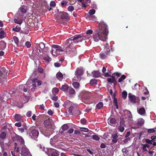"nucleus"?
<instances>
[{"label": "nucleus", "mask_w": 156, "mask_h": 156, "mask_svg": "<svg viewBox=\"0 0 156 156\" xmlns=\"http://www.w3.org/2000/svg\"><path fill=\"white\" fill-rule=\"evenodd\" d=\"M98 25V28L93 34L94 40L95 42L100 40L106 41L109 33L108 26L104 21H101Z\"/></svg>", "instance_id": "nucleus-1"}, {"label": "nucleus", "mask_w": 156, "mask_h": 156, "mask_svg": "<svg viewBox=\"0 0 156 156\" xmlns=\"http://www.w3.org/2000/svg\"><path fill=\"white\" fill-rule=\"evenodd\" d=\"M88 38V37H86L85 36H82V35L81 34H76L73 37H72L67 40L63 47L66 48L67 46L72 47V46H73V43L75 40H78L77 41L75 42V43H77L79 42H81L83 40Z\"/></svg>", "instance_id": "nucleus-2"}, {"label": "nucleus", "mask_w": 156, "mask_h": 156, "mask_svg": "<svg viewBox=\"0 0 156 156\" xmlns=\"http://www.w3.org/2000/svg\"><path fill=\"white\" fill-rule=\"evenodd\" d=\"M125 114L124 115H122L120 118V126H125V120L127 119L130 118L132 116L130 112L128 110L125 111Z\"/></svg>", "instance_id": "nucleus-3"}, {"label": "nucleus", "mask_w": 156, "mask_h": 156, "mask_svg": "<svg viewBox=\"0 0 156 156\" xmlns=\"http://www.w3.org/2000/svg\"><path fill=\"white\" fill-rule=\"evenodd\" d=\"M30 132L29 133V135L31 137L34 139H36L38 137L39 134V132L37 129H34V127H31L30 128Z\"/></svg>", "instance_id": "nucleus-4"}, {"label": "nucleus", "mask_w": 156, "mask_h": 156, "mask_svg": "<svg viewBox=\"0 0 156 156\" xmlns=\"http://www.w3.org/2000/svg\"><path fill=\"white\" fill-rule=\"evenodd\" d=\"M65 50L67 54L70 55V56H73L77 53L76 48L74 47L73 46H72V47L67 46Z\"/></svg>", "instance_id": "nucleus-5"}, {"label": "nucleus", "mask_w": 156, "mask_h": 156, "mask_svg": "<svg viewBox=\"0 0 156 156\" xmlns=\"http://www.w3.org/2000/svg\"><path fill=\"white\" fill-rule=\"evenodd\" d=\"M68 112L71 115L76 116L80 114L81 112L78 108H67Z\"/></svg>", "instance_id": "nucleus-6"}, {"label": "nucleus", "mask_w": 156, "mask_h": 156, "mask_svg": "<svg viewBox=\"0 0 156 156\" xmlns=\"http://www.w3.org/2000/svg\"><path fill=\"white\" fill-rule=\"evenodd\" d=\"M51 47L55 49L54 53L55 56H57L61 54V52L63 51V48L60 46L56 44H53Z\"/></svg>", "instance_id": "nucleus-7"}, {"label": "nucleus", "mask_w": 156, "mask_h": 156, "mask_svg": "<svg viewBox=\"0 0 156 156\" xmlns=\"http://www.w3.org/2000/svg\"><path fill=\"white\" fill-rule=\"evenodd\" d=\"M80 95L81 97L82 100L85 101V100H88L91 95L90 93L86 91H82L80 94Z\"/></svg>", "instance_id": "nucleus-8"}, {"label": "nucleus", "mask_w": 156, "mask_h": 156, "mask_svg": "<svg viewBox=\"0 0 156 156\" xmlns=\"http://www.w3.org/2000/svg\"><path fill=\"white\" fill-rule=\"evenodd\" d=\"M60 138L58 136L56 135L51 138L50 140V143L51 146L57 148L58 147V145L56 143L58 141Z\"/></svg>", "instance_id": "nucleus-9"}, {"label": "nucleus", "mask_w": 156, "mask_h": 156, "mask_svg": "<svg viewBox=\"0 0 156 156\" xmlns=\"http://www.w3.org/2000/svg\"><path fill=\"white\" fill-rule=\"evenodd\" d=\"M7 101V98L5 94H3L2 96L1 95L0 96V103L1 104V106L3 107H6V105L8 104L6 103Z\"/></svg>", "instance_id": "nucleus-10"}, {"label": "nucleus", "mask_w": 156, "mask_h": 156, "mask_svg": "<svg viewBox=\"0 0 156 156\" xmlns=\"http://www.w3.org/2000/svg\"><path fill=\"white\" fill-rule=\"evenodd\" d=\"M49 50V48L48 46H45V48H44L42 50H40V49H37L35 47V48H33V52H34L35 51L36 52H37L38 54H39V52L40 53H43L45 54L46 53H47Z\"/></svg>", "instance_id": "nucleus-11"}, {"label": "nucleus", "mask_w": 156, "mask_h": 156, "mask_svg": "<svg viewBox=\"0 0 156 156\" xmlns=\"http://www.w3.org/2000/svg\"><path fill=\"white\" fill-rule=\"evenodd\" d=\"M41 116L46 119L44 121V124L46 127L51 125V123L49 120L50 118L49 116L44 115H41Z\"/></svg>", "instance_id": "nucleus-12"}, {"label": "nucleus", "mask_w": 156, "mask_h": 156, "mask_svg": "<svg viewBox=\"0 0 156 156\" xmlns=\"http://www.w3.org/2000/svg\"><path fill=\"white\" fill-rule=\"evenodd\" d=\"M30 152L28 149L26 147H22L21 149V154L24 156H28Z\"/></svg>", "instance_id": "nucleus-13"}, {"label": "nucleus", "mask_w": 156, "mask_h": 156, "mask_svg": "<svg viewBox=\"0 0 156 156\" xmlns=\"http://www.w3.org/2000/svg\"><path fill=\"white\" fill-rule=\"evenodd\" d=\"M108 123L109 124L113 126L117 125L116 120L115 118H109L108 119Z\"/></svg>", "instance_id": "nucleus-14"}, {"label": "nucleus", "mask_w": 156, "mask_h": 156, "mask_svg": "<svg viewBox=\"0 0 156 156\" xmlns=\"http://www.w3.org/2000/svg\"><path fill=\"white\" fill-rule=\"evenodd\" d=\"M128 97L130 99V102L133 104L136 103L137 99H139L138 98L134 95H132L130 93L129 94Z\"/></svg>", "instance_id": "nucleus-15"}, {"label": "nucleus", "mask_w": 156, "mask_h": 156, "mask_svg": "<svg viewBox=\"0 0 156 156\" xmlns=\"http://www.w3.org/2000/svg\"><path fill=\"white\" fill-rule=\"evenodd\" d=\"M83 73V69L81 68H77L75 72V76H80L82 75Z\"/></svg>", "instance_id": "nucleus-16"}, {"label": "nucleus", "mask_w": 156, "mask_h": 156, "mask_svg": "<svg viewBox=\"0 0 156 156\" xmlns=\"http://www.w3.org/2000/svg\"><path fill=\"white\" fill-rule=\"evenodd\" d=\"M118 137V136L117 134H114L112 135V141L111 143V144H115L117 142L118 140L117 139Z\"/></svg>", "instance_id": "nucleus-17"}, {"label": "nucleus", "mask_w": 156, "mask_h": 156, "mask_svg": "<svg viewBox=\"0 0 156 156\" xmlns=\"http://www.w3.org/2000/svg\"><path fill=\"white\" fill-rule=\"evenodd\" d=\"M63 106L64 107H74V106L73 105V104L72 102L69 100L66 101Z\"/></svg>", "instance_id": "nucleus-18"}, {"label": "nucleus", "mask_w": 156, "mask_h": 156, "mask_svg": "<svg viewBox=\"0 0 156 156\" xmlns=\"http://www.w3.org/2000/svg\"><path fill=\"white\" fill-rule=\"evenodd\" d=\"M0 71L3 75V78H5L7 76V73L8 72V70H6L5 67H2L0 68Z\"/></svg>", "instance_id": "nucleus-19"}, {"label": "nucleus", "mask_w": 156, "mask_h": 156, "mask_svg": "<svg viewBox=\"0 0 156 156\" xmlns=\"http://www.w3.org/2000/svg\"><path fill=\"white\" fill-rule=\"evenodd\" d=\"M104 51H106V54L110 53V50L109 48L108 44L107 42H106L105 44H104Z\"/></svg>", "instance_id": "nucleus-20"}, {"label": "nucleus", "mask_w": 156, "mask_h": 156, "mask_svg": "<svg viewBox=\"0 0 156 156\" xmlns=\"http://www.w3.org/2000/svg\"><path fill=\"white\" fill-rule=\"evenodd\" d=\"M92 75L94 77L98 78L100 76L101 74L98 71H94L92 72Z\"/></svg>", "instance_id": "nucleus-21"}, {"label": "nucleus", "mask_w": 156, "mask_h": 156, "mask_svg": "<svg viewBox=\"0 0 156 156\" xmlns=\"http://www.w3.org/2000/svg\"><path fill=\"white\" fill-rule=\"evenodd\" d=\"M6 43L4 41H2L0 42V50H3L6 48Z\"/></svg>", "instance_id": "nucleus-22"}, {"label": "nucleus", "mask_w": 156, "mask_h": 156, "mask_svg": "<svg viewBox=\"0 0 156 156\" xmlns=\"http://www.w3.org/2000/svg\"><path fill=\"white\" fill-rule=\"evenodd\" d=\"M16 137L18 140L20 142L21 144H23L24 143V140L23 137L19 135H16Z\"/></svg>", "instance_id": "nucleus-23"}, {"label": "nucleus", "mask_w": 156, "mask_h": 156, "mask_svg": "<svg viewBox=\"0 0 156 156\" xmlns=\"http://www.w3.org/2000/svg\"><path fill=\"white\" fill-rule=\"evenodd\" d=\"M69 14L66 12H63L61 16V19H67L68 18Z\"/></svg>", "instance_id": "nucleus-24"}, {"label": "nucleus", "mask_w": 156, "mask_h": 156, "mask_svg": "<svg viewBox=\"0 0 156 156\" xmlns=\"http://www.w3.org/2000/svg\"><path fill=\"white\" fill-rule=\"evenodd\" d=\"M69 88L68 85L66 84H64L62 85L61 87L60 88V89L62 91H66L68 90Z\"/></svg>", "instance_id": "nucleus-25"}, {"label": "nucleus", "mask_w": 156, "mask_h": 156, "mask_svg": "<svg viewBox=\"0 0 156 156\" xmlns=\"http://www.w3.org/2000/svg\"><path fill=\"white\" fill-rule=\"evenodd\" d=\"M137 112L138 113L141 115H143L145 113L144 108H140L137 109Z\"/></svg>", "instance_id": "nucleus-26"}, {"label": "nucleus", "mask_w": 156, "mask_h": 156, "mask_svg": "<svg viewBox=\"0 0 156 156\" xmlns=\"http://www.w3.org/2000/svg\"><path fill=\"white\" fill-rule=\"evenodd\" d=\"M144 123V120L142 118H140L138 120L137 125L139 126H141Z\"/></svg>", "instance_id": "nucleus-27"}, {"label": "nucleus", "mask_w": 156, "mask_h": 156, "mask_svg": "<svg viewBox=\"0 0 156 156\" xmlns=\"http://www.w3.org/2000/svg\"><path fill=\"white\" fill-rule=\"evenodd\" d=\"M109 54L110 53L107 55L106 51H104V50L103 51H102L100 53V56L102 59H104L107 57V56L109 55Z\"/></svg>", "instance_id": "nucleus-28"}, {"label": "nucleus", "mask_w": 156, "mask_h": 156, "mask_svg": "<svg viewBox=\"0 0 156 156\" xmlns=\"http://www.w3.org/2000/svg\"><path fill=\"white\" fill-rule=\"evenodd\" d=\"M56 75L57 79L59 80H61L63 78V74L60 72H58Z\"/></svg>", "instance_id": "nucleus-29"}, {"label": "nucleus", "mask_w": 156, "mask_h": 156, "mask_svg": "<svg viewBox=\"0 0 156 156\" xmlns=\"http://www.w3.org/2000/svg\"><path fill=\"white\" fill-rule=\"evenodd\" d=\"M69 93L68 94L69 95L74 94H75L76 92L75 90L72 88L69 87L68 89Z\"/></svg>", "instance_id": "nucleus-30"}, {"label": "nucleus", "mask_w": 156, "mask_h": 156, "mask_svg": "<svg viewBox=\"0 0 156 156\" xmlns=\"http://www.w3.org/2000/svg\"><path fill=\"white\" fill-rule=\"evenodd\" d=\"M90 83L92 86H95L98 83L97 80L95 79H92L90 80Z\"/></svg>", "instance_id": "nucleus-31"}, {"label": "nucleus", "mask_w": 156, "mask_h": 156, "mask_svg": "<svg viewBox=\"0 0 156 156\" xmlns=\"http://www.w3.org/2000/svg\"><path fill=\"white\" fill-rule=\"evenodd\" d=\"M14 118L16 121H19L21 119V117L19 114H16L14 116H13Z\"/></svg>", "instance_id": "nucleus-32"}, {"label": "nucleus", "mask_w": 156, "mask_h": 156, "mask_svg": "<svg viewBox=\"0 0 156 156\" xmlns=\"http://www.w3.org/2000/svg\"><path fill=\"white\" fill-rule=\"evenodd\" d=\"M52 150L53 151L51 153V155L52 156H58L59 155V153H58V152H57V151H56L54 149H53Z\"/></svg>", "instance_id": "nucleus-33"}, {"label": "nucleus", "mask_w": 156, "mask_h": 156, "mask_svg": "<svg viewBox=\"0 0 156 156\" xmlns=\"http://www.w3.org/2000/svg\"><path fill=\"white\" fill-rule=\"evenodd\" d=\"M142 146H143L142 149L143 151H147V148H148L149 147V145H148L147 144H142Z\"/></svg>", "instance_id": "nucleus-34"}, {"label": "nucleus", "mask_w": 156, "mask_h": 156, "mask_svg": "<svg viewBox=\"0 0 156 156\" xmlns=\"http://www.w3.org/2000/svg\"><path fill=\"white\" fill-rule=\"evenodd\" d=\"M69 126L67 124H66L63 125L61 127V129L63 131H66L68 129Z\"/></svg>", "instance_id": "nucleus-35"}, {"label": "nucleus", "mask_w": 156, "mask_h": 156, "mask_svg": "<svg viewBox=\"0 0 156 156\" xmlns=\"http://www.w3.org/2000/svg\"><path fill=\"white\" fill-rule=\"evenodd\" d=\"M37 46H39L40 50H42L44 48H45V45L43 42H40L39 44H38Z\"/></svg>", "instance_id": "nucleus-36"}, {"label": "nucleus", "mask_w": 156, "mask_h": 156, "mask_svg": "<svg viewBox=\"0 0 156 156\" xmlns=\"http://www.w3.org/2000/svg\"><path fill=\"white\" fill-rule=\"evenodd\" d=\"M5 33L3 30L0 32V38L2 39L5 37Z\"/></svg>", "instance_id": "nucleus-37"}, {"label": "nucleus", "mask_w": 156, "mask_h": 156, "mask_svg": "<svg viewBox=\"0 0 156 156\" xmlns=\"http://www.w3.org/2000/svg\"><path fill=\"white\" fill-rule=\"evenodd\" d=\"M43 58L44 60L48 62L51 61L52 60L51 58L48 55L44 56Z\"/></svg>", "instance_id": "nucleus-38"}, {"label": "nucleus", "mask_w": 156, "mask_h": 156, "mask_svg": "<svg viewBox=\"0 0 156 156\" xmlns=\"http://www.w3.org/2000/svg\"><path fill=\"white\" fill-rule=\"evenodd\" d=\"M115 94H113V96L114 97V100H113V103L115 105V106L116 107H118V105L117 103V99L116 98H115Z\"/></svg>", "instance_id": "nucleus-39"}, {"label": "nucleus", "mask_w": 156, "mask_h": 156, "mask_svg": "<svg viewBox=\"0 0 156 156\" xmlns=\"http://www.w3.org/2000/svg\"><path fill=\"white\" fill-rule=\"evenodd\" d=\"M21 29V28L20 26L17 25L15 27L13 28L12 30H13L15 31L16 32H19Z\"/></svg>", "instance_id": "nucleus-40"}, {"label": "nucleus", "mask_w": 156, "mask_h": 156, "mask_svg": "<svg viewBox=\"0 0 156 156\" xmlns=\"http://www.w3.org/2000/svg\"><path fill=\"white\" fill-rule=\"evenodd\" d=\"M73 85L75 88L78 89L79 87L80 84L78 83L75 82L73 83Z\"/></svg>", "instance_id": "nucleus-41"}, {"label": "nucleus", "mask_w": 156, "mask_h": 156, "mask_svg": "<svg viewBox=\"0 0 156 156\" xmlns=\"http://www.w3.org/2000/svg\"><path fill=\"white\" fill-rule=\"evenodd\" d=\"M6 136V133L4 132H2L0 135V137L2 140L4 139Z\"/></svg>", "instance_id": "nucleus-42"}, {"label": "nucleus", "mask_w": 156, "mask_h": 156, "mask_svg": "<svg viewBox=\"0 0 156 156\" xmlns=\"http://www.w3.org/2000/svg\"><path fill=\"white\" fill-rule=\"evenodd\" d=\"M13 39L15 44L17 45L19 43L18 38L17 37L14 36L13 37Z\"/></svg>", "instance_id": "nucleus-43"}, {"label": "nucleus", "mask_w": 156, "mask_h": 156, "mask_svg": "<svg viewBox=\"0 0 156 156\" xmlns=\"http://www.w3.org/2000/svg\"><path fill=\"white\" fill-rule=\"evenodd\" d=\"M80 2H83L87 5H88L89 4H90L91 2L90 0H80Z\"/></svg>", "instance_id": "nucleus-44"}, {"label": "nucleus", "mask_w": 156, "mask_h": 156, "mask_svg": "<svg viewBox=\"0 0 156 156\" xmlns=\"http://www.w3.org/2000/svg\"><path fill=\"white\" fill-rule=\"evenodd\" d=\"M126 76L125 75H123L121 76V77L118 80V82H121L122 81L124 80H125L126 79Z\"/></svg>", "instance_id": "nucleus-45"}, {"label": "nucleus", "mask_w": 156, "mask_h": 156, "mask_svg": "<svg viewBox=\"0 0 156 156\" xmlns=\"http://www.w3.org/2000/svg\"><path fill=\"white\" fill-rule=\"evenodd\" d=\"M127 95V93L126 91L125 90L123 91L122 93V98L125 99L126 98Z\"/></svg>", "instance_id": "nucleus-46"}, {"label": "nucleus", "mask_w": 156, "mask_h": 156, "mask_svg": "<svg viewBox=\"0 0 156 156\" xmlns=\"http://www.w3.org/2000/svg\"><path fill=\"white\" fill-rule=\"evenodd\" d=\"M92 138L94 140H98L100 139V137L96 135H94L92 136Z\"/></svg>", "instance_id": "nucleus-47"}, {"label": "nucleus", "mask_w": 156, "mask_h": 156, "mask_svg": "<svg viewBox=\"0 0 156 156\" xmlns=\"http://www.w3.org/2000/svg\"><path fill=\"white\" fill-rule=\"evenodd\" d=\"M25 28H26V30L24 29L23 32V34H27L29 32V28L28 27H25Z\"/></svg>", "instance_id": "nucleus-48"}, {"label": "nucleus", "mask_w": 156, "mask_h": 156, "mask_svg": "<svg viewBox=\"0 0 156 156\" xmlns=\"http://www.w3.org/2000/svg\"><path fill=\"white\" fill-rule=\"evenodd\" d=\"M14 21L15 23L19 24H21L23 22L22 20H18L16 19H14Z\"/></svg>", "instance_id": "nucleus-49"}, {"label": "nucleus", "mask_w": 156, "mask_h": 156, "mask_svg": "<svg viewBox=\"0 0 156 156\" xmlns=\"http://www.w3.org/2000/svg\"><path fill=\"white\" fill-rule=\"evenodd\" d=\"M156 132L154 129H147V132L149 133H154Z\"/></svg>", "instance_id": "nucleus-50"}, {"label": "nucleus", "mask_w": 156, "mask_h": 156, "mask_svg": "<svg viewBox=\"0 0 156 156\" xmlns=\"http://www.w3.org/2000/svg\"><path fill=\"white\" fill-rule=\"evenodd\" d=\"M74 76L73 78V79L77 81H80L81 79V77L80 76Z\"/></svg>", "instance_id": "nucleus-51"}, {"label": "nucleus", "mask_w": 156, "mask_h": 156, "mask_svg": "<svg viewBox=\"0 0 156 156\" xmlns=\"http://www.w3.org/2000/svg\"><path fill=\"white\" fill-rule=\"evenodd\" d=\"M95 11L94 9L90 10L88 12L89 13L90 15H92L94 14L95 13Z\"/></svg>", "instance_id": "nucleus-52"}, {"label": "nucleus", "mask_w": 156, "mask_h": 156, "mask_svg": "<svg viewBox=\"0 0 156 156\" xmlns=\"http://www.w3.org/2000/svg\"><path fill=\"white\" fill-rule=\"evenodd\" d=\"M80 122L83 125H85L87 123V120L85 119H82L80 120Z\"/></svg>", "instance_id": "nucleus-53"}, {"label": "nucleus", "mask_w": 156, "mask_h": 156, "mask_svg": "<svg viewBox=\"0 0 156 156\" xmlns=\"http://www.w3.org/2000/svg\"><path fill=\"white\" fill-rule=\"evenodd\" d=\"M67 9L69 11L72 12L74 10V7L73 6H69L68 7Z\"/></svg>", "instance_id": "nucleus-54"}, {"label": "nucleus", "mask_w": 156, "mask_h": 156, "mask_svg": "<svg viewBox=\"0 0 156 156\" xmlns=\"http://www.w3.org/2000/svg\"><path fill=\"white\" fill-rule=\"evenodd\" d=\"M59 91V90L57 88H55L53 89L52 92L55 94L58 93Z\"/></svg>", "instance_id": "nucleus-55"}, {"label": "nucleus", "mask_w": 156, "mask_h": 156, "mask_svg": "<svg viewBox=\"0 0 156 156\" xmlns=\"http://www.w3.org/2000/svg\"><path fill=\"white\" fill-rule=\"evenodd\" d=\"M124 126H119L118 129L121 132H122L124 130Z\"/></svg>", "instance_id": "nucleus-56"}, {"label": "nucleus", "mask_w": 156, "mask_h": 156, "mask_svg": "<svg viewBox=\"0 0 156 156\" xmlns=\"http://www.w3.org/2000/svg\"><path fill=\"white\" fill-rule=\"evenodd\" d=\"M103 104L102 102H99L96 106V107H103Z\"/></svg>", "instance_id": "nucleus-57"}, {"label": "nucleus", "mask_w": 156, "mask_h": 156, "mask_svg": "<svg viewBox=\"0 0 156 156\" xmlns=\"http://www.w3.org/2000/svg\"><path fill=\"white\" fill-rule=\"evenodd\" d=\"M50 5L52 7H55L56 5V3L54 1H52L50 3Z\"/></svg>", "instance_id": "nucleus-58"}, {"label": "nucleus", "mask_w": 156, "mask_h": 156, "mask_svg": "<svg viewBox=\"0 0 156 156\" xmlns=\"http://www.w3.org/2000/svg\"><path fill=\"white\" fill-rule=\"evenodd\" d=\"M80 129L81 131L85 132H88L89 131V130L87 128H80Z\"/></svg>", "instance_id": "nucleus-59"}, {"label": "nucleus", "mask_w": 156, "mask_h": 156, "mask_svg": "<svg viewBox=\"0 0 156 156\" xmlns=\"http://www.w3.org/2000/svg\"><path fill=\"white\" fill-rule=\"evenodd\" d=\"M25 45L27 48H29L31 46L30 42L29 41L26 42L25 43Z\"/></svg>", "instance_id": "nucleus-60"}, {"label": "nucleus", "mask_w": 156, "mask_h": 156, "mask_svg": "<svg viewBox=\"0 0 156 156\" xmlns=\"http://www.w3.org/2000/svg\"><path fill=\"white\" fill-rule=\"evenodd\" d=\"M145 142L147 143L150 144H152V141L151 140H150L148 139H146L145 140Z\"/></svg>", "instance_id": "nucleus-61"}, {"label": "nucleus", "mask_w": 156, "mask_h": 156, "mask_svg": "<svg viewBox=\"0 0 156 156\" xmlns=\"http://www.w3.org/2000/svg\"><path fill=\"white\" fill-rule=\"evenodd\" d=\"M122 151L123 153H125V154H127V153H128V151L127 150L126 148H125L122 149Z\"/></svg>", "instance_id": "nucleus-62"}, {"label": "nucleus", "mask_w": 156, "mask_h": 156, "mask_svg": "<svg viewBox=\"0 0 156 156\" xmlns=\"http://www.w3.org/2000/svg\"><path fill=\"white\" fill-rule=\"evenodd\" d=\"M20 12L23 13H25L27 11V10L26 9H24L23 8H20Z\"/></svg>", "instance_id": "nucleus-63"}, {"label": "nucleus", "mask_w": 156, "mask_h": 156, "mask_svg": "<svg viewBox=\"0 0 156 156\" xmlns=\"http://www.w3.org/2000/svg\"><path fill=\"white\" fill-rule=\"evenodd\" d=\"M54 66L56 67H59L61 66V64L59 62H55L54 64Z\"/></svg>", "instance_id": "nucleus-64"}]
</instances>
